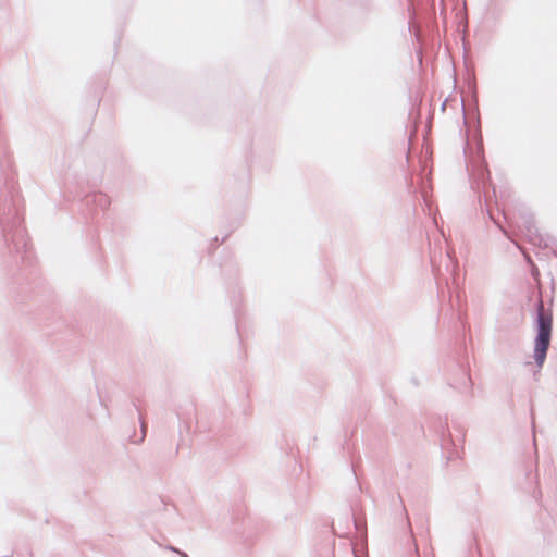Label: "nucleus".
Wrapping results in <instances>:
<instances>
[{"label":"nucleus","instance_id":"1","mask_svg":"<svg viewBox=\"0 0 557 557\" xmlns=\"http://www.w3.org/2000/svg\"><path fill=\"white\" fill-rule=\"evenodd\" d=\"M553 329L552 314L545 312L541 301L537 309V336L534 345V359L539 367H542L549 347Z\"/></svg>","mask_w":557,"mask_h":557}]
</instances>
